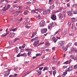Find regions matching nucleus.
I'll return each mask as SVG.
<instances>
[{
	"mask_svg": "<svg viewBox=\"0 0 77 77\" xmlns=\"http://www.w3.org/2000/svg\"><path fill=\"white\" fill-rule=\"evenodd\" d=\"M66 33H67V30L66 29H64L63 32V36H65V35L66 34Z\"/></svg>",
	"mask_w": 77,
	"mask_h": 77,
	"instance_id": "a211bd4d",
	"label": "nucleus"
},
{
	"mask_svg": "<svg viewBox=\"0 0 77 77\" xmlns=\"http://www.w3.org/2000/svg\"><path fill=\"white\" fill-rule=\"evenodd\" d=\"M13 7H14V8H19V10H20V6H18V5L17 4L13 5Z\"/></svg>",
	"mask_w": 77,
	"mask_h": 77,
	"instance_id": "9d476101",
	"label": "nucleus"
},
{
	"mask_svg": "<svg viewBox=\"0 0 77 77\" xmlns=\"http://www.w3.org/2000/svg\"><path fill=\"white\" fill-rule=\"evenodd\" d=\"M53 41H54V42L56 43L57 41V39L56 37H53L52 39Z\"/></svg>",
	"mask_w": 77,
	"mask_h": 77,
	"instance_id": "9b49d317",
	"label": "nucleus"
},
{
	"mask_svg": "<svg viewBox=\"0 0 77 77\" xmlns=\"http://www.w3.org/2000/svg\"><path fill=\"white\" fill-rule=\"evenodd\" d=\"M13 27H12L11 29H10V31H13V32H15L17 30V28H16L15 29H13Z\"/></svg>",
	"mask_w": 77,
	"mask_h": 77,
	"instance_id": "f8f14e48",
	"label": "nucleus"
},
{
	"mask_svg": "<svg viewBox=\"0 0 77 77\" xmlns=\"http://www.w3.org/2000/svg\"><path fill=\"white\" fill-rule=\"evenodd\" d=\"M69 36H74V34L73 33H70L69 34Z\"/></svg>",
	"mask_w": 77,
	"mask_h": 77,
	"instance_id": "4d7b16f0",
	"label": "nucleus"
},
{
	"mask_svg": "<svg viewBox=\"0 0 77 77\" xmlns=\"http://www.w3.org/2000/svg\"><path fill=\"white\" fill-rule=\"evenodd\" d=\"M15 50L16 53H18V52L19 51V49H18V48L17 47L16 48Z\"/></svg>",
	"mask_w": 77,
	"mask_h": 77,
	"instance_id": "a878e982",
	"label": "nucleus"
},
{
	"mask_svg": "<svg viewBox=\"0 0 77 77\" xmlns=\"http://www.w3.org/2000/svg\"><path fill=\"white\" fill-rule=\"evenodd\" d=\"M43 68H44V67H40L39 68V70H42V69H43Z\"/></svg>",
	"mask_w": 77,
	"mask_h": 77,
	"instance_id": "69168bd1",
	"label": "nucleus"
},
{
	"mask_svg": "<svg viewBox=\"0 0 77 77\" xmlns=\"http://www.w3.org/2000/svg\"><path fill=\"white\" fill-rule=\"evenodd\" d=\"M9 36L11 37V38H13L15 36V33L14 32H10L9 34Z\"/></svg>",
	"mask_w": 77,
	"mask_h": 77,
	"instance_id": "0eeeda50",
	"label": "nucleus"
},
{
	"mask_svg": "<svg viewBox=\"0 0 77 77\" xmlns=\"http://www.w3.org/2000/svg\"><path fill=\"white\" fill-rule=\"evenodd\" d=\"M72 31H75L76 30V27L75 26H73L72 28Z\"/></svg>",
	"mask_w": 77,
	"mask_h": 77,
	"instance_id": "2eb2a0df",
	"label": "nucleus"
},
{
	"mask_svg": "<svg viewBox=\"0 0 77 77\" xmlns=\"http://www.w3.org/2000/svg\"><path fill=\"white\" fill-rule=\"evenodd\" d=\"M30 72H30V71L27 72L25 73V76H26V75H27V74H29V73H30Z\"/></svg>",
	"mask_w": 77,
	"mask_h": 77,
	"instance_id": "2f4dec72",
	"label": "nucleus"
},
{
	"mask_svg": "<svg viewBox=\"0 0 77 77\" xmlns=\"http://www.w3.org/2000/svg\"><path fill=\"white\" fill-rule=\"evenodd\" d=\"M73 69H77V64L74 66Z\"/></svg>",
	"mask_w": 77,
	"mask_h": 77,
	"instance_id": "72a5a7b5",
	"label": "nucleus"
},
{
	"mask_svg": "<svg viewBox=\"0 0 77 77\" xmlns=\"http://www.w3.org/2000/svg\"><path fill=\"white\" fill-rule=\"evenodd\" d=\"M73 13L74 14H77V10H76L73 11Z\"/></svg>",
	"mask_w": 77,
	"mask_h": 77,
	"instance_id": "473e14b6",
	"label": "nucleus"
},
{
	"mask_svg": "<svg viewBox=\"0 0 77 77\" xmlns=\"http://www.w3.org/2000/svg\"><path fill=\"white\" fill-rule=\"evenodd\" d=\"M14 14V16H17L18 15V14L17 13H15Z\"/></svg>",
	"mask_w": 77,
	"mask_h": 77,
	"instance_id": "0e129e2a",
	"label": "nucleus"
},
{
	"mask_svg": "<svg viewBox=\"0 0 77 77\" xmlns=\"http://www.w3.org/2000/svg\"><path fill=\"white\" fill-rule=\"evenodd\" d=\"M27 4H28V5H30V4H31V2H27Z\"/></svg>",
	"mask_w": 77,
	"mask_h": 77,
	"instance_id": "e2e57ef3",
	"label": "nucleus"
},
{
	"mask_svg": "<svg viewBox=\"0 0 77 77\" xmlns=\"http://www.w3.org/2000/svg\"><path fill=\"white\" fill-rule=\"evenodd\" d=\"M58 17L60 19H62L63 18V15L61 14H59Z\"/></svg>",
	"mask_w": 77,
	"mask_h": 77,
	"instance_id": "f3484780",
	"label": "nucleus"
},
{
	"mask_svg": "<svg viewBox=\"0 0 77 77\" xmlns=\"http://www.w3.org/2000/svg\"><path fill=\"white\" fill-rule=\"evenodd\" d=\"M53 22H52V23L48 25V29H50L51 28V27L53 26Z\"/></svg>",
	"mask_w": 77,
	"mask_h": 77,
	"instance_id": "ddd939ff",
	"label": "nucleus"
},
{
	"mask_svg": "<svg viewBox=\"0 0 77 77\" xmlns=\"http://www.w3.org/2000/svg\"><path fill=\"white\" fill-rule=\"evenodd\" d=\"M45 21L44 20H42L39 23V25L40 27H43L45 25Z\"/></svg>",
	"mask_w": 77,
	"mask_h": 77,
	"instance_id": "7ed1b4c3",
	"label": "nucleus"
},
{
	"mask_svg": "<svg viewBox=\"0 0 77 77\" xmlns=\"http://www.w3.org/2000/svg\"><path fill=\"white\" fill-rule=\"evenodd\" d=\"M67 67H68V66H66V65H64L63 66V68L64 69H65V68H67Z\"/></svg>",
	"mask_w": 77,
	"mask_h": 77,
	"instance_id": "49530a36",
	"label": "nucleus"
},
{
	"mask_svg": "<svg viewBox=\"0 0 77 77\" xmlns=\"http://www.w3.org/2000/svg\"><path fill=\"white\" fill-rule=\"evenodd\" d=\"M35 11H36V10H33L32 11V13H35Z\"/></svg>",
	"mask_w": 77,
	"mask_h": 77,
	"instance_id": "680f3d73",
	"label": "nucleus"
},
{
	"mask_svg": "<svg viewBox=\"0 0 77 77\" xmlns=\"http://www.w3.org/2000/svg\"><path fill=\"white\" fill-rule=\"evenodd\" d=\"M54 5H53L52 6L50 7V8L51 9L53 10V9H54Z\"/></svg>",
	"mask_w": 77,
	"mask_h": 77,
	"instance_id": "c756f323",
	"label": "nucleus"
},
{
	"mask_svg": "<svg viewBox=\"0 0 77 77\" xmlns=\"http://www.w3.org/2000/svg\"><path fill=\"white\" fill-rule=\"evenodd\" d=\"M18 67L17 66L15 67L14 69L15 70H17V69H18Z\"/></svg>",
	"mask_w": 77,
	"mask_h": 77,
	"instance_id": "bf43d9fd",
	"label": "nucleus"
},
{
	"mask_svg": "<svg viewBox=\"0 0 77 77\" xmlns=\"http://www.w3.org/2000/svg\"><path fill=\"white\" fill-rule=\"evenodd\" d=\"M42 53H40L38 54H36V57L39 56H41L42 55Z\"/></svg>",
	"mask_w": 77,
	"mask_h": 77,
	"instance_id": "cd10ccee",
	"label": "nucleus"
},
{
	"mask_svg": "<svg viewBox=\"0 0 77 77\" xmlns=\"http://www.w3.org/2000/svg\"><path fill=\"white\" fill-rule=\"evenodd\" d=\"M7 10H8L6 6L4 7L2 9V11H7Z\"/></svg>",
	"mask_w": 77,
	"mask_h": 77,
	"instance_id": "b1692460",
	"label": "nucleus"
},
{
	"mask_svg": "<svg viewBox=\"0 0 77 77\" xmlns=\"http://www.w3.org/2000/svg\"><path fill=\"white\" fill-rule=\"evenodd\" d=\"M53 0H49V4H50V5H51V4H53Z\"/></svg>",
	"mask_w": 77,
	"mask_h": 77,
	"instance_id": "393cba45",
	"label": "nucleus"
},
{
	"mask_svg": "<svg viewBox=\"0 0 77 77\" xmlns=\"http://www.w3.org/2000/svg\"><path fill=\"white\" fill-rule=\"evenodd\" d=\"M36 35V32H33L32 34V35L31 37V38H33V37H34V36H35V35Z\"/></svg>",
	"mask_w": 77,
	"mask_h": 77,
	"instance_id": "4be33fe9",
	"label": "nucleus"
},
{
	"mask_svg": "<svg viewBox=\"0 0 77 77\" xmlns=\"http://www.w3.org/2000/svg\"><path fill=\"white\" fill-rule=\"evenodd\" d=\"M8 71H6L4 72V75L6 77H8L9 75V74H10V72L11 71V69H8Z\"/></svg>",
	"mask_w": 77,
	"mask_h": 77,
	"instance_id": "f257e3e1",
	"label": "nucleus"
},
{
	"mask_svg": "<svg viewBox=\"0 0 77 77\" xmlns=\"http://www.w3.org/2000/svg\"><path fill=\"white\" fill-rule=\"evenodd\" d=\"M46 11L47 14H49V13L50 12V11H51V10L50 9H48L46 10Z\"/></svg>",
	"mask_w": 77,
	"mask_h": 77,
	"instance_id": "bb28decb",
	"label": "nucleus"
},
{
	"mask_svg": "<svg viewBox=\"0 0 77 77\" xmlns=\"http://www.w3.org/2000/svg\"><path fill=\"white\" fill-rule=\"evenodd\" d=\"M72 44V43H69L67 45V46L66 47V48H65L64 50L63 51H66L67 50L68 48L69 47H70V46H71V45Z\"/></svg>",
	"mask_w": 77,
	"mask_h": 77,
	"instance_id": "39448f33",
	"label": "nucleus"
},
{
	"mask_svg": "<svg viewBox=\"0 0 77 77\" xmlns=\"http://www.w3.org/2000/svg\"><path fill=\"white\" fill-rule=\"evenodd\" d=\"M73 70V67L72 66H70L68 68L66 69V71H67L68 72H69V71H71Z\"/></svg>",
	"mask_w": 77,
	"mask_h": 77,
	"instance_id": "20e7f679",
	"label": "nucleus"
},
{
	"mask_svg": "<svg viewBox=\"0 0 77 77\" xmlns=\"http://www.w3.org/2000/svg\"><path fill=\"white\" fill-rule=\"evenodd\" d=\"M51 18L53 20H56V16L54 15H53L51 17Z\"/></svg>",
	"mask_w": 77,
	"mask_h": 77,
	"instance_id": "6e6552de",
	"label": "nucleus"
},
{
	"mask_svg": "<svg viewBox=\"0 0 77 77\" xmlns=\"http://www.w3.org/2000/svg\"><path fill=\"white\" fill-rule=\"evenodd\" d=\"M45 70H48V68L47 67H45V68H44L43 71H45Z\"/></svg>",
	"mask_w": 77,
	"mask_h": 77,
	"instance_id": "79ce46f5",
	"label": "nucleus"
},
{
	"mask_svg": "<svg viewBox=\"0 0 77 77\" xmlns=\"http://www.w3.org/2000/svg\"><path fill=\"white\" fill-rule=\"evenodd\" d=\"M9 34V32H7L6 34L4 33L2 35H1L2 37H5L7 35H8Z\"/></svg>",
	"mask_w": 77,
	"mask_h": 77,
	"instance_id": "6ab92c4d",
	"label": "nucleus"
},
{
	"mask_svg": "<svg viewBox=\"0 0 77 77\" xmlns=\"http://www.w3.org/2000/svg\"><path fill=\"white\" fill-rule=\"evenodd\" d=\"M72 51H74L75 53L77 52V49L74 48H72Z\"/></svg>",
	"mask_w": 77,
	"mask_h": 77,
	"instance_id": "dca6fc26",
	"label": "nucleus"
},
{
	"mask_svg": "<svg viewBox=\"0 0 77 77\" xmlns=\"http://www.w3.org/2000/svg\"><path fill=\"white\" fill-rule=\"evenodd\" d=\"M25 47H26V44H23V45L22 46V48H24Z\"/></svg>",
	"mask_w": 77,
	"mask_h": 77,
	"instance_id": "de8ad7c7",
	"label": "nucleus"
},
{
	"mask_svg": "<svg viewBox=\"0 0 77 77\" xmlns=\"http://www.w3.org/2000/svg\"><path fill=\"white\" fill-rule=\"evenodd\" d=\"M22 20H23V18L21 17L20 19V20H19V22H21V21H22Z\"/></svg>",
	"mask_w": 77,
	"mask_h": 77,
	"instance_id": "3c124183",
	"label": "nucleus"
},
{
	"mask_svg": "<svg viewBox=\"0 0 77 77\" xmlns=\"http://www.w3.org/2000/svg\"><path fill=\"white\" fill-rule=\"evenodd\" d=\"M26 51H32V50L30 49H26Z\"/></svg>",
	"mask_w": 77,
	"mask_h": 77,
	"instance_id": "c03bdc74",
	"label": "nucleus"
},
{
	"mask_svg": "<svg viewBox=\"0 0 77 77\" xmlns=\"http://www.w3.org/2000/svg\"><path fill=\"white\" fill-rule=\"evenodd\" d=\"M58 45L59 46H61L62 45L60 41L58 42Z\"/></svg>",
	"mask_w": 77,
	"mask_h": 77,
	"instance_id": "4c0bfd02",
	"label": "nucleus"
},
{
	"mask_svg": "<svg viewBox=\"0 0 77 77\" xmlns=\"http://www.w3.org/2000/svg\"><path fill=\"white\" fill-rule=\"evenodd\" d=\"M18 40H19V38H16L14 39V42H15L16 41H17Z\"/></svg>",
	"mask_w": 77,
	"mask_h": 77,
	"instance_id": "f704fd0d",
	"label": "nucleus"
},
{
	"mask_svg": "<svg viewBox=\"0 0 77 77\" xmlns=\"http://www.w3.org/2000/svg\"><path fill=\"white\" fill-rule=\"evenodd\" d=\"M45 45H47L48 46H49L50 45V43L48 42L45 43Z\"/></svg>",
	"mask_w": 77,
	"mask_h": 77,
	"instance_id": "58836bf2",
	"label": "nucleus"
},
{
	"mask_svg": "<svg viewBox=\"0 0 77 77\" xmlns=\"http://www.w3.org/2000/svg\"><path fill=\"white\" fill-rule=\"evenodd\" d=\"M10 7H11V5H7V9L8 10L9 8H10Z\"/></svg>",
	"mask_w": 77,
	"mask_h": 77,
	"instance_id": "a18cd8bd",
	"label": "nucleus"
},
{
	"mask_svg": "<svg viewBox=\"0 0 77 77\" xmlns=\"http://www.w3.org/2000/svg\"><path fill=\"white\" fill-rule=\"evenodd\" d=\"M44 44V42H43L42 43H40V44L38 45V46H39V45H41L42 44Z\"/></svg>",
	"mask_w": 77,
	"mask_h": 77,
	"instance_id": "052dcab7",
	"label": "nucleus"
},
{
	"mask_svg": "<svg viewBox=\"0 0 77 77\" xmlns=\"http://www.w3.org/2000/svg\"><path fill=\"white\" fill-rule=\"evenodd\" d=\"M68 24H69V26H70V25H71V22L69 21Z\"/></svg>",
	"mask_w": 77,
	"mask_h": 77,
	"instance_id": "8fccbe9b",
	"label": "nucleus"
},
{
	"mask_svg": "<svg viewBox=\"0 0 77 77\" xmlns=\"http://www.w3.org/2000/svg\"><path fill=\"white\" fill-rule=\"evenodd\" d=\"M67 8H69L70 6V4H67Z\"/></svg>",
	"mask_w": 77,
	"mask_h": 77,
	"instance_id": "13d9d810",
	"label": "nucleus"
},
{
	"mask_svg": "<svg viewBox=\"0 0 77 77\" xmlns=\"http://www.w3.org/2000/svg\"><path fill=\"white\" fill-rule=\"evenodd\" d=\"M60 42L61 43V44L62 45V44H65V42L60 41Z\"/></svg>",
	"mask_w": 77,
	"mask_h": 77,
	"instance_id": "a19ab883",
	"label": "nucleus"
},
{
	"mask_svg": "<svg viewBox=\"0 0 77 77\" xmlns=\"http://www.w3.org/2000/svg\"><path fill=\"white\" fill-rule=\"evenodd\" d=\"M14 8H12L11 9H10L9 10V11H10V12H14Z\"/></svg>",
	"mask_w": 77,
	"mask_h": 77,
	"instance_id": "37998d69",
	"label": "nucleus"
},
{
	"mask_svg": "<svg viewBox=\"0 0 77 77\" xmlns=\"http://www.w3.org/2000/svg\"><path fill=\"white\" fill-rule=\"evenodd\" d=\"M27 56V55L26 53H24L20 55L21 56H25V57H26Z\"/></svg>",
	"mask_w": 77,
	"mask_h": 77,
	"instance_id": "5701e85b",
	"label": "nucleus"
},
{
	"mask_svg": "<svg viewBox=\"0 0 77 77\" xmlns=\"http://www.w3.org/2000/svg\"><path fill=\"white\" fill-rule=\"evenodd\" d=\"M43 13L44 15H46V14H47L46 11H43Z\"/></svg>",
	"mask_w": 77,
	"mask_h": 77,
	"instance_id": "ea45409f",
	"label": "nucleus"
},
{
	"mask_svg": "<svg viewBox=\"0 0 77 77\" xmlns=\"http://www.w3.org/2000/svg\"><path fill=\"white\" fill-rule=\"evenodd\" d=\"M73 59L75 60H77V57H74Z\"/></svg>",
	"mask_w": 77,
	"mask_h": 77,
	"instance_id": "09e8293b",
	"label": "nucleus"
},
{
	"mask_svg": "<svg viewBox=\"0 0 77 77\" xmlns=\"http://www.w3.org/2000/svg\"><path fill=\"white\" fill-rule=\"evenodd\" d=\"M20 56H21V55H20V53H19L17 55V57H20Z\"/></svg>",
	"mask_w": 77,
	"mask_h": 77,
	"instance_id": "338daca9",
	"label": "nucleus"
},
{
	"mask_svg": "<svg viewBox=\"0 0 77 77\" xmlns=\"http://www.w3.org/2000/svg\"><path fill=\"white\" fill-rule=\"evenodd\" d=\"M74 57V56L73 55H71L70 57L71 58V59H73Z\"/></svg>",
	"mask_w": 77,
	"mask_h": 77,
	"instance_id": "5fc2aeb1",
	"label": "nucleus"
},
{
	"mask_svg": "<svg viewBox=\"0 0 77 77\" xmlns=\"http://www.w3.org/2000/svg\"><path fill=\"white\" fill-rule=\"evenodd\" d=\"M39 42V40H38L37 41H35L33 45L34 47H37V46H38Z\"/></svg>",
	"mask_w": 77,
	"mask_h": 77,
	"instance_id": "f03ea898",
	"label": "nucleus"
},
{
	"mask_svg": "<svg viewBox=\"0 0 77 77\" xmlns=\"http://www.w3.org/2000/svg\"><path fill=\"white\" fill-rule=\"evenodd\" d=\"M47 28H43V29H42L41 30V33L42 34L44 33H46L47 32Z\"/></svg>",
	"mask_w": 77,
	"mask_h": 77,
	"instance_id": "423d86ee",
	"label": "nucleus"
},
{
	"mask_svg": "<svg viewBox=\"0 0 77 77\" xmlns=\"http://www.w3.org/2000/svg\"><path fill=\"white\" fill-rule=\"evenodd\" d=\"M32 53V51H29L27 53L28 55V56H30V54Z\"/></svg>",
	"mask_w": 77,
	"mask_h": 77,
	"instance_id": "c9c22d12",
	"label": "nucleus"
},
{
	"mask_svg": "<svg viewBox=\"0 0 77 77\" xmlns=\"http://www.w3.org/2000/svg\"><path fill=\"white\" fill-rule=\"evenodd\" d=\"M36 71L38 73V75H39L41 74V70H37Z\"/></svg>",
	"mask_w": 77,
	"mask_h": 77,
	"instance_id": "4468645a",
	"label": "nucleus"
},
{
	"mask_svg": "<svg viewBox=\"0 0 77 77\" xmlns=\"http://www.w3.org/2000/svg\"><path fill=\"white\" fill-rule=\"evenodd\" d=\"M56 74V71L54 70L53 71V74L54 76H55V74Z\"/></svg>",
	"mask_w": 77,
	"mask_h": 77,
	"instance_id": "e433bc0d",
	"label": "nucleus"
},
{
	"mask_svg": "<svg viewBox=\"0 0 77 77\" xmlns=\"http://www.w3.org/2000/svg\"><path fill=\"white\" fill-rule=\"evenodd\" d=\"M67 71L65 70V72H64L62 75V77H64V76H65L67 74Z\"/></svg>",
	"mask_w": 77,
	"mask_h": 77,
	"instance_id": "aec40b11",
	"label": "nucleus"
},
{
	"mask_svg": "<svg viewBox=\"0 0 77 77\" xmlns=\"http://www.w3.org/2000/svg\"><path fill=\"white\" fill-rule=\"evenodd\" d=\"M25 27L26 28H27V29H30V26H25Z\"/></svg>",
	"mask_w": 77,
	"mask_h": 77,
	"instance_id": "6e6d98bb",
	"label": "nucleus"
},
{
	"mask_svg": "<svg viewBox=\"0 0 77 77\" xmlns=\"http://www.w3.org/2000/svg\"><path fill=\"white\" fill-rule=\"evenodd\" d=\"M67 13L69 16H72V13L69 10L67 11Z\"/></svg>",
	"mask_w": 77,
	"mask_h": 77,
	"instance_id": "1a4fd4ad",
	"label": "nucleus"
},
{
	"mask_svg": "<svg viewBox=\"0 0 77 77\" xmlns=\"http://www.w3.org/2000/svg\"><path fill=\"white\" fill-rule=\"evenodd\" d=\"M71 20H72V22H75L76 20L75 18H71Z\"/></svg>",
	"mask_w": 77,
	"mask_h": 77,
	"instance_id": "c85d7f7f",
	"label": "nucleus"
},
{
	"mask_svg": "<svg viewBox=\"0 0 77 77\" xmlns=\"http://www.w3.org/2000/svg\"><path fill=\"white\" fill-rule=\"evenodd\" d=\"M64 63H66V64H68V61H67L66 62H65Z\"/></svg>",
	"mask_w": 77,
	"mask_h": 77,
	"instance_id": "774afa93",
	"label": "nucleus"
},
{
	"mask_svg": "<svg viewBox=\"0 0 77 77\" xmlns=\"http://www.w3.org/2000/svg\"><path fill=\"white\" fill-rule=\"evenodd\" d=\"M60 33V31H59L58 30L57 31H56V32H55L54 33V36H55L56 34H57V33Z\"/></svg>",
	"mask_w": 77,
	"mask_h": 77,
	"instance_id": "7c9ffc66",
	"label": "nucleus"
},
{
	"mask_svg": "<svg viewBox=\"0 0 77 77\" xmlns=\"http://www.w3.org/2000/svg\"><path fill=\"white\" fill-rule=\"evenodd\" d=\"M26 20L28 23H29L30 22V20H29V18H27L26 19Z\"/></svg>",
	"mask_w": 77,
	"mask_h": 77,
	"instance_id": "603ef678",
	"label": "nucleus"
},
{
	"mask_svg": "<svg viewBox=\"0 0 77 77\" xmlns=\"http://www.w3.org/2000/svg\"><path fill=\"white\" fill-rule=\"evenodd\" d=\"M54 57H55V55H54L53 57V61L54 62H57V60L56 59L54 58Z\"/></svg>",
	"mask_w": 77,
	"mask_h": 77,
	"instance_id": "412c9836",
	"label": "nucleus"
},
{
	"mask_svg": "<svg viewBox=\"0 0 77 77\" xmlns=\"http://www.w3.org/2000/svg\"><path fill=\"white\" fill-rule=\"evenodd\" d=\"M23 14L24 15H27V12L24 11V12Z\"/></svg>",
	"mask_w": 77,
	"mask_h": 77,
	"instance_id": "864d4df0",
	"label": "nucleus"
}]
</instances>
